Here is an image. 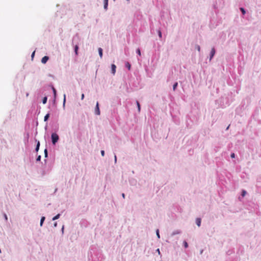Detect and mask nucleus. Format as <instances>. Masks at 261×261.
<instances>
[{"label": "nucleus", "instance_id": "nucleus-34", "mask_svg": "<svg viewBox=\"0 0 261 261\" xmlns=\"http://www.w3.org/2000/svg\"><path fill=\"white\" fill-rule=\"evenodd\" d=\"M157 251H158V252H159V254H160V250H159V249H157Z\"/></svg>", "mask_w": 261, "mask_h": 261}, {"label": "nucleus", "instance_id": "nucleus-5", "mask_svg": "<svg viewBox=\"0 0 261 261\" xmlns=\"http://www.w3.org/2000/svg\"><path fill=\"white\" fill-rule=\"evenodd\" d=\"M215 49L213 47V48H212L211 51V56H210V60L213 58V57L215 55Z\"/></svg>", "mask_w": 261, "mask_h": 261}, {"label": "nucleus", "instance_id": "nucleus-1", "mask_svg": "<svg viewBox=\"0 0 261 261\" xmlns=\"http://www.w3.org/2000/svg\"><path fill=\"white\" fill-rule=\"evenodd\" d=\"M59 140V136L56 133L51 134V140L53 144H55Z\"/></svg>", "mask_w": 261, "mask_h": 261}, {"label": "nucleus", "instance_id": "nucleus-17", "mask_svg": "<svg viewBox=\"0 0 261 261\" xmlns=\"http://www.w3.org/2000/svg\"><path fill=\"white\" fill-rule=\"evenodd\" d=\"M137 53H138V54L140 56L141 55V51H140V49L139 48H138L137 49Z\"/></svg>", "mask_w": 261, "mask_h": 261}, {"label": "nucleus", "instance_id": "nucleus-2", "mask_svg": "<svg viewBox=\"0 0 261 261\" xmlns=\"http://www.w3.org/2000/svg\"><path fill=\"white\" fill-rule=\"evenodd\" d=\"M49 59V58L47 56H44V57H43L41 59V62L43 64H45L47 61Z\"/></svg>", "mask_w": 261, "mask_h": 261}, {"label": "nucleus", "instance_id": "nucleus-15", "mask_svg": "<svg viewBox=\"0 0 261 261\" xmlns=\"http://www.w3.org/2000/svg\"><path fill=\"white\" fill-rule=\"evenodd\" d=\"M39 146H40V143H39V142H38V143H37V145L36 148V150L37 151H38V149H39Z\"/></svg>", "mask_w": 261, "mask_h": 261}, {"label": "nucleus", "instance_id": "nucleus-31", "mask_svg": "<svg viewBox=\"0 0 261 261\" xmlns=\"http://www.w3.org/2000/svg\"><path fill=\"white\" fill-rule=\"evenodd\" d=\"M44 152H45V156H46L47 154V150L46 149H45Z\"/></svg>", "mask_w": 261, "mask_h": 261}, {"label": "nucleus", "instance_id": "nucleus-26", "mask_svg": "<svg viewBox=\"0 0 261 261\" xmlns=\"http://www.w3.org/2000/svg\"><path fill=\"white\" fill-rule=\"evenodd\" d=\"M231 158H234L235 157V154L234 153H232L230 155Z\"/></svg>", "mask_w": 261, "mask_h": 261}, {"label": "nucleus", "instance_id": "nucleus-23", "mask_svg": "<svg viewBox=\"0 0 261 261\" xmlns=\"http://www.w3.org/2000/svg\"><path fill=\"white\" fill-rule=\"evenodd\" d=\"M246 191L245 190H243L242 193V196L244 197L246 195Z\"/></svg>", "mask_w": 261, "mask_h": 261}, {"label": "nucleus", "instance_id": "nucleus-7", "mask_svg": "<svg viewBox=\"0 0 261 261\" xmlns=\"http://www.w3.org/2000/svg\"><path fill=\"white\" fill-rule=\"evenodd\" d=\"M78 49H79V46L77 45H75L74 46V52L76 55H78Z\"/></svg>", "mask_w": 261, "mask_h": 261}, {"label": "nucleus", "instance_id": "nucleus-16", "mask_svg": "<svg viewBox=\"0 0 261 261\" xmlns=\"http://www.w3.org/2000/svg\"><path fill=\"white\" fill-rule=\"evenodd\" d=\"M240 10L242 11L243 14H245V9L244 8H241Z\"/></svg>", "mask_w": 261, "mask_h": 261}, {"label": "nucleus", "instance_id": "nucleus-13", "mask_svg": "<svg viewBox=\"0 0 261 261\" xmlns=\"http://www.w3.org/2000/svg\"><path fill=\"white\" fill-rule=\"evenodd\" d=\"M177 85H178V83H175L174 85H173V90H175L177 86Z\"/></svg>", "mask_w": 261, "mask_h": 261}, {"label": "nucleus", "instance_id": "nucleus-33", "mask_svg": "<svg viewBox=\"0 0 261 261\" xmlns=\"http://www.w3.org/2000/svg\"><path fill=\"white\" fill-rule=\"evenodd\" d=\"M104 1H105V3H108V0H104Z\"/></svg>", "mask_w": 261, "mask_h": 261}, {"label": "nucleus", "instance_id": "nucleus-25", "mask_svg": "<svg viewBox=\"0 0 261 261\" xmlns=\"http://www.w3.org/2000/svg\"><path fill=\"white\" fill-rule=\"evenodd\" d=\"M126 66L127 67L128 69L129 70L130 68V65L128 63H127Z\"/></svg>", "mask_w": 261, "mask_h": 261}, {"label": "nucleus", "instance_id": "nucleus-36", "mask_svg": "<svg viewBox=\"0 0 261 261\" xmlns=\"http://www.w3.org/2000/svg\"><path fill=\"white\" fill-rule=\"evenodd\" d=\"M5 219L7 220V215H5Z\"/></svg>", "mask_w": 261, "mask_h": 261}, {"label": "nucleus", "instance_id": "nucleus-32", "mask_svg": "<svg viewBox=\"0 0 261 261\" xmlns=\"http://www.w3.org/2000/svg\"><path fill=\"white\" fill-rule=\"evenodd\" d=\"M122 197H123V198H125V194H124V193H123V194H122Z\"/></svg>", "mask_w": 261, "mask_h": 261}, {"label": "nucleus", "instance_id": "nucleus-22", "mask_svg": "<svg viewBox=\"0 0 261 261\" xmlns=\"http://www.w3.org/2000/svg\"><path fill=\"white\" fill-rule=\"evenodd\" d=\"M53 90L54 94V95H55V97L56 95V89H55L54 87H53Z\"/></svg>", "mask_w": 261, "mask_h": 261}, {"label": "nucleus", "instance_id": "nucleus-28", "mask_svg": "<svg viewBox=\"0 0 261 261\" xmlns=\"http://www.w3.org/2000/svg\"><path fill=\"white\" fill-rule=\"evenodd\" d=\"M84 97H85L84 94H82V95H81V99H82V100L84 99Z\"/></svg>", "mask_w": 261, "mask_h": 261}, {"label": "nucleus", "instance_id": "nucleus-29", "mask_svg": "<svg viewBox=\"0 0 261 261\" xmlns=\"http://www.w3.org/2000/svg\"><path fill=\"white\" fill-rule=\"evenodd\" d=\"M35 51H34L32 53V54L31 57H32V58H34V55H35Z\"/></svg>", "mask_w": 261, "mask_h": 261}, {"label": "nucleus", "instance_id": "nucleus-14", "mask_svg": "<svg viewBox=\"0 0 261 261\" xmlns=\"http://www.w3.org/2000/svg\"><path fill=\"white\" fill-rule=\"evenodd\" d=\"M46 101H47V97H45L43 99L42 102L43 104H45L46 103Z\"/></svg>", "mask_w": 261, "mask_h": 261}, {"label": "nucleus", "instance_id": "nucleus-35", "mask_svg": "<svg viewBox=\"0 0 261 261\" xmlns=\"http://www.w3.org/2000/svg\"><path fill=\"white\" fill-rule=\"evenodd\" d=\"M116 160H117V158H116V156L115 155V162H116Z\"/></svg>", "mask_w": 261, "mask_h": 261}, {"label": "nucleus", "instance_id": "nucleus-19", "mask_svg": "<svg viewBox=\"0 0 261 261\" xmlns=\"http://www.w3.org/2000/svg\"><path fill=\"white\" fill-rule=\"evenodd\" d=\"M108 6V3H105L104 4V8L105 9H107Z\"/></svg>", "mask_w": 261, "mask_h": 261}, {"label": "nucleus", "instance_id": "nucleus-38", "mask_svg": "<svg viewBox=\"0 0 261 261\" xmlns=\"http://www.w3.org/2000/svg\"><path fill=\"white\" fill-rule=\"evenodd\" d=\"M64 101H65V95H64Z\"/></svg>", "mask_w": 261, "mask_h": 261}, {"label": "nucleus", "instance_id": "nucleus-12", "mask_svg": "<svg viewBox=\"0 0 261 261\" xmlns=\"http://www.w3.org/2000/svg\"><path fill=\"white\" fill-rule=\"evenodd\" d=\"M136 103H137V107H138V111L140 112V109H141V108H140V105L139 102L138 101H137Z\"/></svg>", "mask_w": 261, "mask_h": 261}, {"label": "nucleus", "instance_id": "nucleus-9", "mask_svg": "<svg viewBox=\"0 0 261 261\" xmlns=\"http://www.w3.org/2000/svg\"><path fill=\"white\" fill-rule=\"evenodd\" d=\"M45 220V217H42L41 219V220H40V226H42V224H43V223L44 222Z\"/></svg>", "mask_w": 261, "mask_h": 261}, {"label": "nucleus", "instance_id": "nucleus-24", "mask_svg": "<svg viewBox=\"0 0 261 261\" xmlns=\"http://www.w3.org/2000/svg\"><path fill=\"white\" fill-rule=\"evenodd\" d=\"M184 243V246H185V248H187L188 246L187 242L185 241Z\"/></svg>", "mask_w": 261, "mask_h": 261}, {"label": "nucleus", "instance_id": "nucleus-8", "mask_svg": "<svg viewBox=\"0 0 261 261\" xmlns=\"http://www.w3.org/2000/svg\"><path fill=\"white\" fill-rule=\"evenodd\" d=\"M98 50L99 56L101 58L102 57V49L101 48H99Z\"/></svg>", "mask_w": 261, "mask_h": 261}, {"label": "nucleus", "instance_id": "nucleus-20", "mask_svg": "<svg viewBox=\"0 0 261 261\" xmlns=\"http://www.w3.org/2000/svg\"><path fill=\"white\" fill-rule=\"evenodd\" d=\"M158 34H159V36L160 37V38H162V33H161V31L160 30H159L158 31Z\"/></svg>", "mask_w": 261, "mask_h": 261}, {"label": "nucleus", "instance_id": "nucleus-3", "mask_svg": "<svg viewBox=\"0 0 261 261\" xmlns=\"http://www.w3.org/2000/svg\"><path fill=\"white\" fill-rule=\"evenodd\" d=\"M116 69V65L115 64H112L111 70H112V73H113V75H114L115 74Z\"/></svg>", "mask_w": 261, "mask_h": 261}, {"label": "nucleus", "instance_id": "nucleus-11", "mask_svg": "<svg viewBox=\"0 0 261 261\" xmlns=\"http://www.w3.org/2000/svg\"><path fill=\"white\" fill-rule=\"evenodd\" d=\"M60 215L59 214H58V215H57L56 216H55L53 218V220H56V219H59V217H60Z\"/></svg>", "mask_w": 261, "mask_h": 261}, {"label": "nucleus", "instance_id": "nucleus-30", "mask_svg": "<svg viewBox=\"0 0 261 261\" xmlns=\"http://www.w3.org/2000/svg\"><path fill=\"white\" fill-rule=\"evenodd\" d=\"M41 156L40 155L38 156L37 158V161H40V160Z\"/></svg>", "mask_w": 261, "mask_h": 261}, {"label": "nucleus", "instance_id": "nucleus-37", "mask_svg": "<svg viewBox=\"0 0 261 261\" xmlns=\"http://www.w3.org/2000/svg\"><path fill=\"white\" fill-rule=\"evenodd\" d=\"M54 226H57V223H55L54 224Z\"/></svg>", "mask_w": 261, "mask_h": 261}, {"label": "nucleus", "instance_id": "nucleus-6", "mask_svg": "<svg viewBox=\"0 0 261 261\" xmlns=\"http://www.w3.org/2000/svg\"><path fill=\"white\" fill-rule=\"evenodd\" d=\"M196 223L198 226H200L201 224V219L200 218H197L196 220Z\"/></svg>", "mask_w": 261, "mask_h": 261}, {"label": "nucleus", "instance_id": "nucleus-27", "mask_svg": "<svg viewBox=\"0 0 261 261\" xmlns=\"http://www.w3.org/2000/svg\"><path fill=\"white\" fill-rule=\"evenodd\" d=\"M101 154L102 156H103L104 155H105V151L104 150H101Z\"/></svg>", "mask_w": 261, "mask_h": 261}, {"label": "nucleus", "instance_id": "nucleus-10", "mask_svg": "<svg viewBox=\"0 0 261 261\" xmlns=\"http://www.w3.org/2000/svg\"><path fill=\"white\" fill-rule=\"evenodd\" d=\"M49 117V114H47L45 116V117H44V121H47V120H48V119Z\"/></svg>", "mask_w": 261, "mask_h": 261}, {"label": "nucleus", "instance_id": "nucleus-4", "mask_svg": "<svg viewBox=\"0 0 261 261\" xmlns=\"http://www.w3.org/2000/svg\"><path fill=\"white\" fill-rule=\"evenodd\" d=\"M95 114L99 115L100 114V110L98 106V102H97L95 108Z\"/></svg>", "mask_w": 261, "mask_h": 261}, {"label": "nucleus", "instance_id": "nucleus-21", "mask_svg": "<svg viewBox=\"0 0 261 261\" xmlns=\"http://www.w3.org/2000/svg\"><path fill=\"white\" fill-rule=\"evenodd\" d=\"M196 49H197L199 51H200V46H199V45H196Z\"/></svg>", "mask_w": 261, "mask_h": 261}, {"label": "nucleus", "instance_id": "nucleus-18", "mask_svg": "<svg viewBox=\"0 0 261 261\" xmlns=\"http://www.w3.org/2000/svg\"><path fill=\"white\" fill-rule=\"evenodd\" d=\"M156 236H158V238H160V234H159V229L156 230Z\"/></svg>", "mask_w": 261, "mask_h": 261}]
</instances>
